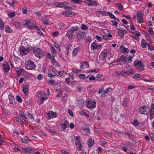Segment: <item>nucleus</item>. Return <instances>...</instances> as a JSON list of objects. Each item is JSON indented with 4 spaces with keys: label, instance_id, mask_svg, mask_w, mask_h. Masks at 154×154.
<instances>
[{
    "label": "nucleus",
    "instance_id": "obj_16",
    "mask_svg": "<svg viewBox=\"0 0 154 154\" xmlns=\"http://www.w3.org/2000/svg\"><path fill=\"white\" fill-rule=\"evenodd\" d=\"M9 99L10 102L13 105H15L16 103L14 97L11 94L9 95Z\"/></svg>",
    "mask_w": 154,
    "mask_h": 154
},
{
    "label": "nucleus",
    "instance_id": "obj_6",
    "mask_svg": "<svg viewBox=\"0 0 154 154\" xmlns=\"http://www.w3.org/2000/svg\"><path fill=\"white\" fill-rule=\"evenodd\" d=\"M149 111V106H140V112L142 114H147Z\"/></svg>",
    "mask_w": 154,
    "mask_h": 154
},
{
    "label": "nucleus",
    "instance_id": "obj_34",
    "mask_svg": "<svg viewBox=\"0 0 154 154\" xmlns=\"http://www.w3.org/2000/svg\"><path fill=\"white\" fill-rule=\"evenodd\" d=\"M120 108V107H119V106H118L117 107L116 106H113L112 109V111H115L116 112H117L119 111Z\"/></svg>",
    "mask_w": 154,
    "mask_h": 154
},
{
    "label": "nucleus",
    "instance_id": "obj_18",
    "mask_svg": "<svg viewBox=\"0 0 154 154\" xmlns=\"http://www.w3.org/2000/svg\"><path fill=\"white\" fill-rule=\"evenodd\" d=\"M81 68L82 69H85L89 67V64L88 62L84 61L81 63L80 66Z\"/></svg>",
    "mask_w": 154,
    "mask_h": 154
},
{
    "label": "nucleus",
    "instance_id": "obj_32",
    "mask_svg": "<svg viewBox=\"0 0 154 154\" xmlns=\"http://www.w3.org/2000/svg\"><path fill=\"white\" fill-rule=\"evenodd\" d=\"M116 72L118 75L124 76V70H122L120 71H116Z\"/></svg>",
    "mask_w": 154,
    "mask_h": 154
},
{
    "label": "nucleus",
    "instance_id": "obj_64",
    "mask_svg": "<svg viewBox=\"0 0 154 154\" xmlns=\"http://www.w3.org/2000/svg\"><path fill=\"white\" fill-rule=\"evenodd\" d=\"M58 72V74L60 77H63V73L64 72L63 71H59Z\"/></svg>",
    "mask_w": 154,
    "mask_h": 154
},
{
    "label": "nucleus",
    "instance_id": "obj_12",
    "mask_svg": "<svg viewBox=\"0 0 154 154\" xmlns=\"http://www.w3.org/2000/svg\"><path fill=\"white\" fill-rule=\"evenodd\" d=\"M107 54V51L106 50H104L102 51L100 56V57L103 60L105 58Z\"/></svg>",
    "mask_w": 154,
    "mask_h": 154
},
{
    "label": "nucleus",
    "instance_id": "obj_36",
    "mask_svg": "<svg viewBox=\"0 0 154 154\" xmlns=\"http://www.w3.org/2000/svg\"><path fill=\"white\" fill-rule=\"evenodd\" d=\"M7 2L10 5L12 6L14 4V0H6Z\"/></svg>",
    "mask_w": 154,
    "mask_h": 154
},
{
    "label": "nucleus",
    "instance_id": "obj_30",
    "mask_svg": "<svg viewBox=\"0 0 154 154\" xmlns=\"http://www.w3.org/2000/svg\"><path fill=\"white\" fill-rule=\"evenodd\" d=\"M0 26L1 30H3L4 27V24L2 19L1 18H0Z\"/></svg>",
    "mask_w": 154,
    "mask_h": 154
},
{
    "label": "nucleus",
    "instance_id": "obj_11",
    "mask_svg": "<svg viewBox=\"0 0 154 154\" xmlns=\"http://www.w3.org/2000/svg\"><path fill=\"white\" fill-rule=\"evenodd\" d=\"M85 35V34L83 32H80L78 33L76 35L78 40L79 41H80L82 39H83Z\"/></svg>",
    "mask_w": 154,
    "mask_h": 154
},
{
    "label": "nucleus",
    "instance_id": "obj_39",
    "mask_svg": "<svg viewBox=\"0 0 154 154\" xmlns=\"http://www.w3.org/2000/svg\"><path fill=\"white\" fill-rule=\"evenodd\" d=\"M138 23H141L143 22V17L137 18Z\"/></svg>",
    "mask_w": 154,
    "mask_h": 154
},
{
    "label": "nucleus",
    "instance_id": "obj_47",
    "mask_svg": "<svg viewBox=\"0 0 154 154\" xmlns=\"http://www.w3.org/2000/svg\"><path fill=\"white\" fill-rule=\"evenodd\" d=\"M81 28L82 30H86L88 29V27L85 24H82L81 26Z\"/></svg>",
    "mask_w": 154,
    "mask_h": 154
},
{
    "label": "nucleus",
    "instance_id": "obj_51",
    "mask_svg": "<svg viewBox=\"0 0 154 154\" xmlns=\"http://www.w3.org/2000/svg\"><path fill=\"white\" fill-rule=\"evenodd\" d=\"M9 61L11 66L13 68H14L15 67L14 66V64L15 62L13 61H11L10 60H9Z\"/></svg>",
    "mask_w": 154,
    "mask_h": 154
},
{
    "label": "nucleus",
    "instance_id": "obj_21",
    "mask_svg": "<svg viewBox=\"0 0 154 154\" xmlns=\"http://www.w3.org/2000/svg\"><path fill=\"white\" fill-rule=\"evenodd\" d=\"M81 50V49L79 47H77V48H75L73 51V56H76L77 54H78L79 52Z\"/></svg>",
    "mask_w": 154,
    "mask_h": 154
},
{
    "label": "nucleus",
    "instance_id": "obj_35",
    "mask_svg": "<svg viewBox=\"0 0 154 154\" xmlns=\"http://www.w3.org/2000/svg\"><path fill=\"white\" fill-rule=\"evenodd\" d=\"M61 130L62 131H64L67 127V126H66L65 125H64V124L62 123L61 125Z\"/></svg>",
    "mask_w": 154,
    "mask_h": 154
},
{
    "label": "nucleus",
    "instance_id": "obj_42",
    "mask_svg": "<svg viewBox=\"0 0 154 154\" xmlns=\"http://www.w3.org/2000/svg\"><path fill=\"white\" fill-rule=\"evenodd\" d=\"M8 15L11 17H13L15 16V13L14 12L9 13L8 14Z\"/></svg>",
    "mask_w": 154,
    "mask_h": 154
},
{
    "label": "nucleus",
    "instance_id": "obj_7",
    "mask_svg": "<svg viewBox=\"0 0 154 154\" xmlns=\"http://www.w3.org/2000/svg\"><path fill=\"white\" fill-rule=\"evenodd\" d=\"M47 119L48 120L53 119L57 117V115L56 112L53 111H50L47 113Z\"/></svg>",
    "mask_w": 154,
    "mask_h": 154
},
{
    "label": "nucleus",
    "instance_id": "obj_17",
    "mask_svg": "<svg viewBox=\"0 0 154 154\" xmlns=\"http://www.w3.org/2000/svg\"><path fill=\"white\" fill-rule=\"evenodd\" d=\"M119 50L120 51L124 52L125 53H127L129 51V50L128 48H125L124 46L121 45L119 49Z\"/></svg>",
    "mask_w": 154,
    "mask_h": 154
},
{
    "label": "nucleus",
    "instance_id": "obj_24",
    "mask_svg": "<svg viewBox=\"0 0 154 154\" xmlns=\"http://www.w3.org/2000/svg\"><path fill=\"white\" fill-rule=\"evenodd\" d=\"M79 114L82 116H86L87 118L89 117V115L85 112L84 111L82 110L79 112Z\"/></svg>",
    "mask_w": 154,
    "mask_h": 154
},
{
    "label": "nucleus",
    "instance_id": "obj_62",
    "mask_svg": "<svg viewBox=\"0 0 154 154\" xmlns=\"http://www.w3.org/2000/svg\"><path fill=\"white\" fill-rule=\"evenodd\" d=\"M43 75L41 74H40L38 75L37 79L38 80H41L43 79Z\"/></svg>",
    "mask_w": 154,
    "mask_h": 154
},
{
    "label": "nucleus",
    "instance_id": "obj_49",
    "mask_svg": "<svg viewBox=\"0 0 154 154\" xmlns=\"http://www.w3.org/2000/svg\"><path fill=\"white\" fill-rule=\"evenodd\" d=\"M16 99L19 102L21 103L22 101V100L21 98V97L19 96H16Z\"/></svg>",
    "mask_w": 154,
    "mask_h": 154
},
{
    "label": "nucleus",
    "instance_id": "obj_9",
    "mask_svg": "<svg viewBox=\"0 0 154 154\" xmlns=\"http://www.w3.org/2000/svg\"><path fill=\"white\" fill-rule=\"evenodd\" d=\"M100 44L97 45V43L95 42H93L91 45V49L94 51L96 49H100L101 47Z\"/></svg>",
    "mask_w": 154,
    "mask_h": 154
},
{
    "label": "nucleus",
    "instance_id": "obj_58",
    "mask_svg": "<svg viewBox=\"0 0 154 154\" xmlns=\"http://www.w3.org/2000/svg\"><path fill=\"white\" fill-rule=\"evenodd\" d=\"M148 31L152 35L153 34V31L151 27H149L148 29Z\"/></svg>",
    "mask_w": 154,
    "mask_h": 154
},
{
    "label": "nucleus",
    "instance_id": "obj_20",
    "mask_svg": "<svg viewBox=\"0 0 154 154\" xmlns=\"http://www.w3.org/2000/svg\"><path fill=\"white\" fill-rule=\"evenodd\" d=\"M118 61L119 62H122L124 63H125L127 62V59L126 57L124 55H122L119 60H118Z\"/></svg>",
    "mask_w": 154,
    "mask_h": 154
},
{
    "label": "nucleus",
    "instance_id": "obj_43",
    "mask_svg": "<svg viewBox=\"0 0 154 154\" xmlns=\"http://www.w3.org/2000/svg\"><path fill=\"white\" fill-rule=\"evenodd\" d=\"M27 116L31 120L33 121H34V117L30 113H28V114Z\"/></svg>",
    "mask_w": 154,
    "mask_h": 154
},
{
    "label": "nucleus",
    "instance_id": "obj_14",
    "mask_svg": "<svg viewBox=\"0 0 154 154\" xmlns=\"http://www.w3.org/2000/svg\"><path fill=\"white\" fill-rule=\"evenodd\" d=\"M63 14L67 17H70L74 15L75 13L74 12L64 11L63 12Z\"/></svg>",
    "mask_w": 154,
    "mask_h": 154
},
{
    "label": "nucleus",
    "instance_id": "obj_19",
    "mask_svg": "<svg viewBox=\"0 0 154 154\" xmlns=\"http://www.w3.org/2000/svg\"><path fill=\"white\" fill-rule=\"evenodd\" d=\"M86 3L88 6H90L91 5H95L96 6H97L98 5V4L97 2L93 1L92 0H91V1L89 3Z\"/></svg>",
    "mask_w": 154,
    "mask_h": 154
},
{
    "label": "nucleus",
    "instance_id": "obj_55",
    "mask_svg": "<svg viewBox=\"0 0 154 154\" xmlns=\"http://www.w3.org/2000/svg\"><path fill=\"white\" fill-rule=\"evenodd\" d=\"M134 56H129L128 59V62L131 63V62Z\"/></svg>",
    "mask_w": 154,
    "mask_h": 154
},
{
    "label": "nucleus",
    "instance_id": "obj_38",
    "mask_svg": "<svg viewBox=\"0 0 154 154\" xmlns=\"http://www.w3.org/2000/svg\"><path fill=\"white\" fill-rule=\"evenodd\" d=\"M127 103V98L124 99L122 102V106H126Z\"/></svg>",
    "mask_w": 154,
    "mask_h": 154
},
{
    "label": "nucleus",
    "instance_id": "obj_33",
    "mask_svg": "<svg viewBox=\"0 0 154 154\" xmlns=\"http://www.w3.org/2000/svg\"><path fill=\"white\" fill-rule=\"evenodd\" d=\"M128 143L130 146H134L136 143V142L135 140H131L129 141Z\"/></svg>",
    "mask_w": 154,
    "mask_h": 154
},
{
    "label": "nucleus",
    "instance_id": "obj_26",
    "mask_svg": "<svg viewBox=\"0 0 154 154\" xmlns=\"http://www.w3.org/2000/svg\"><path fill=\"white\" fill-rule=\"evenodd\" d=\"M27 139H28V137H25L21 139V141L23 143H28Z\"/></svg>",
    "mask_w": 154,
    "mask_h": 154
},
{
    "label": "nucleus",
    "instance_id": "obj_48",
    "mask_svg": "<svg viewBox=\"0 0 154 154\" xmlns=\"http://www.w3.org/2000/svg\"><path fill=\"white\" fill-rule=\"evenodd\" d=\"M19 115L22 117L25 116V114L23 112L22 110H20L19 112Z\"/></svg>",
    "mask_w": 154,
    "mask_h": 154
},
{
    "label": "nucleus",
    "instance_id": "obj_13",
    "mask_svg": "<svg viewBox=\"0 0 154 154\" xmlns=\"http://www.w3.org/2000/svg\"><path fill=\"white\" fill-rule=\"evenodd\" d=\"M3 69L5 72H8L10 69V66L9 64L7 62H5L3 64Z\"/></svg>",
    "mask_w": 154,
    "mask_h": 154
},
{
    "label": "nucleus",
    "instance_id": "obj_22",
    "mask_svg": "<svg viewBox=\"0 0 154 154\" xmlns=\"http://www.w3.org/2000/svg\"><path fill=\"white\" fill-rule=\"evenodd\" d=\"M94 143V141L92 140L91 138H89L88 139V146L89 147H91L93 145Z\"/></svg>",
    "mask_w": 154,
    "mask_h": 154
},
{
    "label": "nucleus",
    "instance_id": "obj_41",
    "mask_svg": "<svg viewBox=\"0 0 154 154\" xmlns=\"http://www.w3.org/2000/svg\"><path fill=\"white\" fill-rule=\"evenodd\" d=\"M80 2H84V3H86V2L85 1H83L81 0H74L73 2H74L75 4H79Z\"/></svg>",
    "mask_w": 154,
    "mask_h": 154
},
{
    "label": "nucleus",
    "instance_id": "obj_27",
    "mask_svg": "<svg viewBox=\"0 0 154 154\" xmlns=\"http://www.w3.org/2000/svg\"><path fill=\"white\" fill-rule=\"evenodd\" d=\"M5 31L6 32L10 33L11 32L12 30L8 26H6L5 29Z\"/></svg>",
    "mask_w": 154,
    "mask_h": 154
},
{
    "label": "nucleus",
    "instance_id": "obj_3",
    "mask_svg": "<svg viewBox=\"0 0 154 154\" xmlns=\"http://www.w3.org/2000/svg\"><path fill=\"white\" fill-rule=\"evenodd\" d=\"M79 28L75 27H72L69 29L68 31L66 33V35L70 39L72 38L74 35L73 34L75 31H78Z\"/></svg>",
    "mask_w": 154,
    "mask_h": 154
},
{
    "label": "nucleus",
    "instance_id": "obj_23",
    "mask_svg": "<svg viewBox=\"0 0 154 154\" xmlns=\"http://www.w3.org/2000/svg\"><path fill=\"white\" fill-rule=\"evenodd\" d=\"M141 46L143 48H145L146 47L147 43L145 39H143L141 42Z\"/></svg>",
    "mask_w": 154,
    "mask_h": 154
},
{
    "label": "nucleus",
    "instance_id": "obj_25",
    "mask_svg": "<svg viewBox=\"0 0 154 154\" xmlns=\"http://www.w3.org/2000/svg\"><path fill=\"white\" fill-rule=\"evenodd\" d=\"M107 13L111 19L118 20L117 18L111 13L109 11H107Z\"/></svg>",
    "mask_w": 154,
    "mask_h": 154
},
{
    "label": "nucleus",
    "instance_id": "obj_2",
    "mask_svg": "<svg viewBox=\"0 0 154 154\" xmlns=\"http://www.w3.org/2000/svg\"><path fill=\"white\" fill-rule=\"evenodd\" d=\"M25 65L26 68L29 70L34 69L36 67V65L34 63L30 60L25 62Z\"/></svg>",
    "mask_w": 154,
    "mask_h": 154
},
{
    "label": "nucleus",
    "instance_id": "obj_31",
    "mask_svg": "<svg viewBox=\"0 0 154 154\" xmlns=\"http://www.w3.org/2000/svg\"><path fill=\"white\" fill-rule=\"evenodd\" d=\"M137 18H139L143 17V14L141 11H138L137 13Z\"/></svg>",
    "mask_w": 154,
    "mask_h": 154
},
{
    "label": "nucleus",
    "instance_id": "obj_50",
    "mask_svg": "<svg viewBox=\"0 0 154 154\" xmlns=\"http://www.w3.org/2000/svg\"><path fill=\"white\" fill-rule=\"evenodd\" d=\"M35 27H36L34 23H32L31 25L29 26V28L30 29H33Z\"/></svg>",
    "mask_w": 154,
    "mask_h": 154
},
{
    "label": "nucleus",
    "instance_id": "obj_44",
    "mask_svg": "<svg viewBox=\"0 0 154 154\" xmlns=\"http://www.w3.org/2000/svg\"><path fill=\"white\" fill-rule=\"evenodd\" d=\"M132 124L134 125H138V122L137 120L135 119L133 122L132 123Z\"/></svg>",
    "mask_w": 154,
    "mask_h": 154
},
{
    "label": "nucleus",
    "instance_id": "obj_56",
    "mask_svg": "<svg viewBox=\"0 0 154 154\" xmlns=\"http://www.w3.org/2000/svg\"><path fill=\"white\" fill-rule=\"evenodd\" d=\"M118 29L119 31H121L122 32V33L123 34V35L124 34H126L127 32L125 30V29L122 30L118 28Z\"/></svg>",
    "mask_w": 154,
    "mask_h": 154
},
{
    "label": "nucleus",
    "instance_id": "obj_52",
    "mask_svg": "<svg viewBox=\"0 0 154 154\" xmlns=\"http://www.w3.org/2000/svg\"><path fill=\"white\" fill-rule=\"evenodd\" d=\"M141 76V75L140 74H135L133 76V77L135 79L138 78H140Z\"/></svg>",
    "mask_w": 154,
    "mask_h": 154
},
{
    "label": "nucleus",
    "instance_id": "obj_60",
    "mask_svg": "<svg viewBox=\"0 0 154 154\" xmlns=\"http://www.w3.org/2000/svg\"><path fill=\"white\" fill-rule=\"evenodd\" d=\"M146 38L147 39V41L148 42H149L150 43H152V41L151 38H150L149 35L146 37Z\"/></svg>",
    "mask_w": 154,
    "mask_h": 154
},
{
    "label": "nucleus",
    "instance_id": "obj_53",
    "mask_svg": "<svg viewBox=\"0 0 154 154\" xmlns=\"http://www.w3.org/2000/svg\"><path fill=\"white\" fill-rule=\"evenodd\" d=\"M72 71L73 72H74L76 74H78L79 73V70H78L77 69H75V68H72Z\"/></svg>",
    "mask_w": 154,
    "mask_h": 154
},
{
    "label": "nucleus",
    "instance_id": "obj_10",
    "mask_svg": "<svg viewBox=\"0 0 154 154\" xmlns=\"http://www.w3.org/2000/svg\"><path fill=\"white\" fill-rule=\"evenodd\" d=\"M86 106H96V102L93 99H89L86 102Z\"/></svg>",
    "mask_w": 154,
    "mask_h": 154
},
{
    "label": "nucleus",
    "instance_id": "obj_15",
    "mask_svg": "<svg viewBox=\"0 0 154 154\" xmlns=\"http://www.w3.org/2000/svg\"><path fill=\"white\" fill-rule=\"evenodd\" d=\"M34 149L33 148H30L29 147H26V148H23L22 151L24 152L31 153L33 152Z\"/></svg>",
    "mask_w": 154,
    "mask_h": 154
},
{
    "label": "nucleus",
    "instance_id": "obj_54",
    "mask_svg": "<svg viewBox=\"0 0 154 154\" xmlns=\"http://www.w3.org/2000/svg\"><path fill=\"white\" fill-rule=\"evenodd\" d=\"M62 123L64 124V125H65L66 126H67L69 124V122L65 120H63Z\"/></svg>",
    "mask_w": 154,
    "mask_h": 154
},
{
    "label": "nucleus",
    "instance_id": "obj_37",
    "mask_svg": "<svg viewBox=\"0 0 154 154\" xmlns=\"http://www.w3.org/2000/svg\"><path fill=\"white\" fill-rule=\"evenodd\" d=\"M43 23L44 24H48V20L46 17H43L42 18Z\"/></svg>",
    "mask_w": 154,
    "mask_h": 154
},
{
    "label": "nucleus",
    "instance_id": "obj_28",
    "mask_svg": "<svg viewBox=\"0 0 154 154\" xmlns=\"http://www.w3.org/2000/svg\"><path fill=\"white\" fill-rule=\"evenodd\" d=\"M28 90V86L27 85L24 86L23 88V93L25 95H27V93Z\"/></svg>",
    "mask_w": 154,
    "mask_h": 154
},
{
    "label": "nucleus",
    "instance_id": "obj_5",
    "mask_svg": "<svg viewBox=\"0 0 154 154\" xmlns=\"http://www.w3.org/2000/svg\"><path fill=\"white\" fill-rule=\"evenodd\" d=\"M33 52L35 56L39 58H41L43 55L42 51L39 48H34Z\"/></svg>",
    "mask_w": 154,
    "mask_h": 154
},
{
    "label": "nucleus",
    "instance_id": "obj_8",
    "mask_svg": "<svg viewBox=\"0 0 154 154\" xmlns=\"http://www.w3.org/2000/svg\"><path fill=\"white\" fill-rule=\"evenodd\" d=\"M20 53L22 56L26 55L29 52V50L24 47H21L20 49Z\"/></svg>",
    "mask_w": 154,
    "mask_h": 154
},
{
    "label": "nucleus",
    "instance_id": "obj_61",
    "mask_svg": "<svg viewBox=\"0 0 154 154\" xmlns=\"http://www.w3.org/2000/svg\"><path fill=\"white\" fill-rule=\"evenodd\" d=\"M48 82L49 84L51 85H53L55 83L54 81L52 79L50 80Z\"/></svg>",
    "mask_w": 154,
    "mask_h": 154
},
{
    "label": "nucleus",
    "instance_id": "obj_29",
    "mask_svg": "<svg viewBox=\"0 0 154 154\" xmlns=\"http://www.w3.org/2000/svg\"><path fill=\"white\" fill-rule=\"evenodd\" d=\"M60 7H64L65 8L66 6L68 5V3L66 2H60Z\"/></svg>",
    "mask_w": 154,
    "mask_h": 154
},
{
    "label": "nucleus",
    "instance_id": "obj_1",
    "mask_svg": "<svg viewBox=\"0 0 154 154\" xmlns=\"http://www.w3.org/2000/svg\"><path fill=\"white\" fill-rule=\"evenodd\" d=\"M46 94L44 92L40 91L36 93V97L40 99V100L37 102L39 104H42L44 101L48 99L46 96Z\"/></svg>",
    "mask_w": 154,
    "mask_h": 154
},
{
    "label": "nucleus",
    "instance_id": "obj_40",
    "mask_svg": "<svg viewBox=\"0 0 154 154\" xmlns=\"http://www.w3.org/2000/svg\"><path fill=\"white\" fill-rule=\"evenodd\" d=\"M14 26L16 28H19L20 25L19 22L16 21L14 23Z\"/></svg>",
    "mask_w": 154,
    "mask_h": 154
},
{
    "label": "nucleus",
    "instance_id": "obj_59",
    "mask_svg": "<svg viewBox=\"0 0 154 154\" xmlns=\"http://www.w3.org/2000/svg\"><path fill=\"white\" fill-rule=\"evenodd\" d=\"M118 7L119 9L121 10H122L123 9V6L120 3L118 4Z\"/></svg>",
    "mask_w": 154,
    "mask_h": 154
},
{
    "label": "nucleus",
    "instance_id": "obj_45",
    "mask_svg": "<svg viewBox=\"0 0 154 154\" xmlns=\"http://www.w3.org/2000/svg\"><path fill=\"white\" fill-rule=\"evenodd\" d=\"M111 22H112V25L116 27L117 26V25L118 24V23L114 20H112L111 21Z\"/></svg>",
    "mask_w": 154,
    "mask_h": 154
},
{
    "label": "nucleus",
    "instance_id": "obj_57",
    "mask_svg": "<svg viewBox=\"0 0 154 154\" xmlns=\"http://www.w3.org/2000/svg\"><path fill=\"white\" fill-rule=\"evenodd\" d=\"M79 78L82 79H84L85 78V75L84 74H82L79 76Z\"/></svg>",
    "mask_w": 154,
    "mask_h": 154
},
{
    "label": "nucleus",
    "instance_id": "obj_4",
    "mask_svg": "<svg viewBox=\"0 0 154 154\" xmlns=\"http://www.w3.org/2000/svg\"><path fill=\"white\" fill-rule=\"evenodd\" d=\"M134 67L139 70H144L145 68H144L143 63L141 60H136L135 61L134 63Z\"/></svg>",
    "mask_w": 154,
    "mask_h": 154
},
{
    "label": "nucleus",
    "instance_id": "obj_46",
    "mask_svg": "<svg viewBox=\"0 0 154 154\" xmlns=\"http://www.w3.org/2000/svg\"><path fill=\"white\" fill-rule=\"evenodd\" d=\"M68 112L69 114L71 116L73 117V114L72 111L70 109H68Z\"/></svg>",
    "mask_w": 154,
    "mask_h": 154
},
{
    "label": "nucleus",
    "instance_id": "obj_63",
    "mask_svg": "<svg viewBox=\"0 0 154 154\" xmlns=\"http://www.w3.org/2000/svg\"><path fill=\"white\" fill-rule=\"evenodd\" d=\"M16 121L18 122H20L22 124L23 123V122L22 121L21 119L20 118H16Z\"/></svg>",
    "mask_w": 154,
    "mask_h": 154
}]
</instances>
